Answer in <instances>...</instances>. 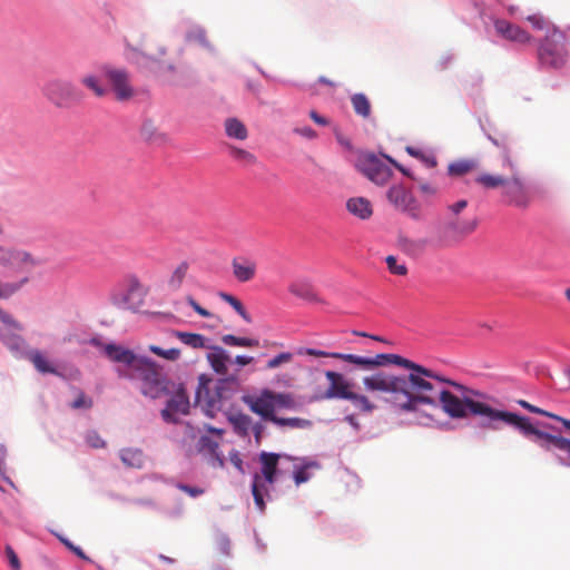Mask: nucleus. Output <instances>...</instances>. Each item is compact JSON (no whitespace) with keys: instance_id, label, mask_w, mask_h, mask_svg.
Segmentation results:
<instances>
[{"instance_id":"1","label":"nucleus","mask_w":570,"mask_h":570,"mask_svg":"<svg viewBox=\"0 0 570 570\" xmlns=\"http://www.w3.org/2000/svg\"><path fill=\"white\" fill-rule=\"evenodd\" d=\"M414 366L400 365L409 374L395 375L379 371L362 379L366 392L382 396L393 409L417 413L422 405L441 406L451 419L482 416L503 422L507 411L491 407L475 400L481 393L455 381L438 375L434 371L410 361Z\"/></svg>"},{"instance_id":"2","label":"nucleus","mask_w":570,"mask_h":570,"mask_svg":"<svg viewBox=\"0 0 570 570\" xmlns=\"http://www.w3.org/2000/svg\"><path fill=\"white\" fill-rule=\"evenodd\" d=\"M104 353L111 362L124 366L118 368L119 377L138 382L144 396L156 400L171 392L173 382L151 358L137 355L134 351L114 343L106 344Z\"/></svg>"},{"instance_id":"3","label":"nucleus","mask_w":570,"mask_h":570,"mask_svg":"<svg viewBox=\"0 0 570 570\" xmlns=\"http://www.w3.org/2000/svg\"><path fill=\"white\" fill-rule=\"evenodd\" d=\"M293 459L286 454L274 452H261L258 462L261 464V472L255 473L252 483V494L254 502L259 511L265 510L264 495L268 493V485H273L277 478L283 474L279 468L282 461H292Z\"/></svg>"},{"instance_id":"4","label":"nucleus","mask_w":570,"mask_h":570,"mask_svg":"<svg viewBox=\"0 0 570 570\" xmlns=\"http://www.w3.org/2000/svg\"><path fill=\"white\" fill-rule=\"evenodd\" d=\"M299 354L341 360L365 371H371L389 364L414 366L410 363V360L397 354H376L374 356H361L338 352H325L316 348H304L299 351Z\"/></svg>"},{"instance_id":"5","label":"nucleus","mask_w":570,"mask_h":570,"mask_svg":"<svg viewBox=\"0 0 570 570\" xmlns=\"http://www.w3.org/2000/svg\"><path fill=\"white\" fill-rule=\"evenodd\" d=\"M503 423L518 429L524 435H533L534 442L546 451L559 450L570 459V440L561 435L543 432L532 425L529 417L517 413L505 412Z\"/></svg>"},{"instance_id":"6","label":"nucleus","mask_w":570,"mask_h":570,"mask_svg":"<svg viewBox=\"0 0 570 570\" xmlns=\"http://www.w3.org/2000/svg\"><path fill=\"white\" fill-rule=\"evenodd\" d=\"M243 402L253 413L272 423L276 417L275 412L277 410L295 407V400L292 394L277 393L269 389L262 390L257 395H246L243 397Z\"/></svg>"},{"instance_id":"7","label":"nucleus","mask_w":570,"mask_h":570,"mask_svg":"<svg viewBox=\"0 0 570 570\" xmlns=\"http://www.w3.org/2000/svg\"><path fill=\"white\" fill-rule=\"evenodd\" d=\"M492 141L503 150V166L509 170L503 186V195L509 198L510 204L518 207H527L529 204V196L524 180L515 161L511 158L510 146L507 140L499 142L497 139Z\"/></svg>"},{"instance_id":"8","label":"nucleus","mask_w":570,"mask_h":570,"mask_svg":"<svg viewBox=\"0 0 570 570\" xmlns=\"http://www.w3.org/2000/svg\"><path fill=\"white\" fill-rule=\"evenodd\" d=\"M538 56L540 63L543 66L552 68L562 67L568 57L566 35L556 28L549 30L539 48Z\"/></svg>"},{"instance_id":"9","label":"nucleus","mask_w":570,"mask_h":570,"mask_svg":"<svg viewBox=\"0 0 570 570\" xmlns=\"http://www.w3.org/2000/svg\"><path fill=\"white\" fill-rule=\"evenodd\" d=\"M42 92L48 100L60 108L79 104L83 99V95L77 86L65 79H51L47 81L42 87Z\"/></svg>"},{"instance_id":"10","label":"nucleus","mask_w":570,"mask_h":570,"mask_svg":"<svg viewBox=\"0 0 570 570\" xmlns=\"http://www.w3.org/2000/svg\"><path fill=\"white\" fill-rule=\"evenodd\" d=\"M389 202L401 213L412 219L419 220L423 217L422 206L413 194L402 185H393L387 190Z\"/></svg>"},{"instance_id":"11","label":"nucleus","mask_w":570,"mask_h":570,"mask_svg":"<svg viewBox=\"0 0 570 570\" xmlns=\"http://www.w3.org/2000/svg\"><path fill=\"white\" fill-rule=\"evenodd\" d=\"M102 73L118 101H128L136 95L129 73L124 68L104 66Z\"/></svg>"},{"instance_id":"12","label":"nucleus","mask_w":570,"mask_h":570,"mask_svg":"<svg viewBox=\"0 0 570 570\" xmlns=\"http://www.w3.org/2000/svg\"><path fill=\"white\" fill-rule=\"evenodd\" d=\"M355 167L376 185H385L392 176V169L374 154L360 156L356 159Z\"/></svg>"},{"instance_id":"13","label":"nucleus","mask_w":570,"mask_h":570,"mask_svg":"<svg viewBox=\"0 0 570 570\" xmlns=\"http://www.w3.org/2000/svg\"><path fill=\"white\" fill-rule=\"evenodd\" d=\"M325 377L330 382V385L325 393L323 394V399H340L346 400L351 394L353 383L350 382L343 374L334 371H326Z\"/></svg>"},{"instance_id":"14","label":"nucleus","mask_w":570,"mask_h":570,"mask_svg":"<svg viewBox=\"0 0 570 570\" xmlns=\"http://www.w3.org/2000/svg\"><path fill=\"white\" fill-rule=\"evenodd\" d=\"M189 399L183 386H179L174 395L168 400L166 407L161 411V416L166 422H176V414H188Z\"/></svg>"},{"instance_id":"15","label":"nucleus","mask_w":570,"mask_h":570,"mask_svg":"<svg viewBox=\"0 0 570 570\" xmlns=\"http://www.w3.org/2000/svg\"><path fill=\"white\" fill-rule=\"evenodd\" d=\"M232 272L239 283H248L256 277L257 263L246 256L235 257L232 261Z\"/></svg>"},{"instance_id":"16","label":"nucleus","mask_w":570,"mask_h":570,"mask_svg":"<svg viewBox=\"0 0 570 570\" xmlns=\"http://www.w3.org/2000/svg\"><path fill=\"white\" fill-rule=\"evenodd\" d=\"M494 27L497 32L509 41L527 43L531 39V36L525 30L507 20H497Z\"/></svg>"},{"instance_id":"17","label":"nucleus","mask_w":570,"mask_h":570,"mask_svg":"<svg viewBox=\"0 0 570 570\" xmlns=\"http://www.w3.org/2000/svg\"><path fill=\"white\" fill-rule=\"evenodd\" d=\"M209 352L206 355V360L209 363L212 370L222 376L228 374V363L230 362V356L226 350L222 346H208Z\"/></svg>"},{"instance_id":"18","label":"nucleus","mask_w":570,"mask_h":570,"mask_svg":"<svg viewBox=\"0 0 570 570\" xmlns=\"http://www.w3.org/2000/svg\"><path fill=\"white\" fill-rule=\"evenodd\" d=\"M132 50L150 62L159 63L166 56V47L157 40H145Z\"/></svg>"},{"instance_id":"19","label":"nucleus","mask_w":570,"mask_h":570,"mask_svg":"<svg viewBox=\"0 0 570 570\" xmlns=\"http://www.w3.org/2000/svg\"><path fill=\"white\" fill-rule=\"evenodd\" d=\"M475 219H461L459 216H451L444 226L445 234L453 237H464L476 228Z\"/></svg>"},{"instance_id":"20","label":"nucleus","mask_w":570,"mask_h":570,"mask_svg":"<svg viewBox=\"0 0 570 570\" xmlns=\"http://www.w3.org/2000/svg\"><path fill=\"white\" fill-rule=\"evenodd\" d=\"M19 331L7 326L0 328V341L17 356H21L26 348L24 338L19 335Z\"/></svg>"},{"instance_id":"21","label":"nucleus","mask_w":570,"mask_h":570,"mask_svg":"<svg viewBox=\"0 0 570 570\" xmlns=\"http://www.w3.org/2000/svg\"><path fill=\"white\" fill-rule=\"evenodd\" d=\"M288 292L302 299H306L309 302H318V296L316 294L314 285L304 278L295 279L288 285Z\"/></svg>"},{"instance_id":"22","label":"nucleus","mask_w":570,"mask_h":570,"mask_svg":"<svg viewBox=\"0 0 570 570\" xmlns=\"http://www.w3.org/2000/svg\"><path fill=\"white\" fill-rule=\"evenodd\" d=\"M346 209L360 219H368L373 215L371 202L365 197H352L346 202Z\"/></svg>"},{"instance_id":"23","label":"nucleus","mask_w":570,"mask_h":570,"mask_svg":"<svg viewBox=\"0 0 570 570\" xmlns=\"http://www.w3.org/2000/svg\"><path fill=\"white\" fill-rule=\"evenodd\" d=\"M39 264V261L29 252L13 247L11 257V266L19 269H27L35 267Z\"/></svg>"},{"instance_id":"24","label":"nucleus","mask_w":570,"mask_h":570,"mask_svg":"<svg viewBox=\"0 0 570 570\" xmlns=\"http://www.w3.org/2000/svg\"><path fill=\"white\" fill-rule=\"evenodd\" d=\"M235 433L242 438H246L250 433L253 420L249 415L244 413H236L229 417Z\"/></svg>"},{"instance_id":"25","label":"nucleus","mask_w":570,"mask_h":570,"mask_svg":"<svg viewBox=\"0 0 570 570\" xmlns=\"http://www.w3.org/2000/svg\"><path fill=\"white\" fill-rule=\"evenodd\" d=\"M173 335L178 338L181 343L185 345L191 347V348H205L208 347L206 345V337L198 333H190V332H181V331H174Z\"/></svg>"},{"instance_id":"26","label":"nucleus","mask_w":570,"mask_h":570,"mask_svg":"<svg viewBox=\"0 0 570 570\" xmlns=\"http://www.w3.org/2000/svg\"><path fill=\"white\" fill-rule=\"evenodd\" d=\"M225 131L229 138L245 140L248 137L246 126L237 118H227L225 120Z\"/></svg>"},{"instance_id":"27","label":"nucleus","mask_w":570,"mask_h":570,"mask_svg":"<svg viewBox=\"0 0 570 570\" xmlns=\"http://www.w3.org/2000/svg\"><path fill=\"white\" fill-rule=\"evenodd\" d=\"M507 174H490L483 173L475 178V183L485 189H495L504 186Z\"/></svg>"},{"instance_id":"28","label":"nucleus","mask_w":570,"mask_h":570,"mask_svg":"<svg viewBox=\"0 0 570 570\" xmlns=\"http://www.w3.org/2000/svg\"><path fill=\"white\" fill-rule=\"evenodd\" d=\"M346 400L361 413L370 414L376 409V405L364 394L351 392Z\"/></svg>"},{"instance_id":"29","label":"nucleus","mask_w":570,"mask_h":570,"mask_svg":"<svg viewBox=\"0 0 570 570\" xmlns=\"http://www.w3.org/2000/svg\"><path fill=\"white\" fill-rule=\"evenodd\" d=\"M28 358L40 373H57L56 368L50 364V362L40 351H30L28 353Z\"/></svg>"},{"instance_id":"30","label":"nucleus","mask_w":570,"mask_h":570,"mask_svg":"<svg viewBox=\"0 0 570 570\" xmlns=\"http://www.w3.org/2000/svg\"><path fill=\"white\" fill-rule=\"evenodd\" d=\"M479 167L478 161L473 159H461L451 163L448 167V171L451 176H463Z\"/></svg>"},{"instance_id":"31","label":"nucleus","mask_w":570,"mask_h":570,"mask_svg":"<svg viewBox=\"0 0 570 570\" xmlns=\"http://www.w3.org/2000/svg\"><path fill=\"white\" fill-rule=\"evenodd\" d=\"M145 294L146 291L140 281L136 276H130L127 278V293L124 297V303L127 306H130L131 298L139 297L141 299Z\"/></svg>"},{"instance_id":"32","label":"nucleus","mask_w":570,"mask_h":570,"mask_svg":"<svg viewBox=\"0 0 570 570\" xmlns=\"http://www.w3.org/2000/svg\"><path fill=\"white\" fill-rule=\"evenodd\" d=\"M122 463L130 468H141L144 464V453L139 449H124L120 452Z\"/></svg>"},{"instance_id":"33","label":"nucleus","mask_w":570,"mask_h":570,"mask_svg":"<svg viewBox=\"0 0 570 570\" xmlns=\"http://www.w3.org/2000/svg\"><path fill=\"white\" fill-rule=\"evenodd\" d=\"M351 102L356 115L363 118L371 116V102L364 94H354L351 97Z\"/></svg>"},{"instance_id":"34","label":"nucleus","mask_w":570,"mask_h":570,"mask_svg":"<svg viewBox=\"0 0 570 570\" xmlns=\"http://www.w3.org/2000/svg\"><path fill=\"white\" fill-rule=\"evenodd\" d=\"M320 465L315 461H308L305 462L302 465L294 464L293 469V478L295 484L298 487L302 483L307 482L311 479V473L308 472L309 469H317Z\"/></svg>"},{"instance_id":"35","label":"nucleus","mask_w":570,"mask_h":570,"mask_svg":"<svg viewBox=\"0 0 570 570\" xmlns=\"http://www.w3.org/2000/svg\"><path fill=\"white\" fill-rule=\"evenodd\" d=\"M518 404L521 405L523 409L528 410L529 412L531 413H534V414H539V415H543V416H547V417H550V419H553L560 423H562V425L570 431V420L568 419H564L562 416H559L554 413H551V412H548L546 410H542L538 406H534L532 404H530L529 402L524 401V400H519L518 401Z\"/></svg>"},{"instance_id":"36","label":"nucleus","mask_w":570,"mask_h":570,"mask_svg":"<svg viewBox=\"0 0 570 570\" xmlns=\"http://www.w3.org/2000/svg\"><path fill=\"white\" fill-rule=\"evenodd\" d=\"M189 265L187 262H181L177 265V267L173 271L169 279L168 286L173 291H177L181 287L184 279L188 273Z\"/></svg>"},{"instance_id":"37","label":"nucleus","mask_w":570,"mask_h":570,"mask_svg":"<svg viewBox=\"0 0 570 570\" xmlns=\"http://www.w3.org/2000/svg\"><path fill=\"white\" fill-rule=\"evenodd\" d=\"M80 83L87 89L91 90L96 97H105L107 89L100 83L97 76L88 73L80 79Z\"/></svg>"},{"instance_id":"38","label":"nucleus","mask_w":570,"mask_h":570,"mask_svg":"<svg viewBox=\"0 0 570 570\" xmlns=\"http://www.w3.org/2000/svg\"><path fill=\"white\" fill-rule=\"evenodd\" d=\"M29 282L28 277H23L17 282H3L0 279V298L7 299L19 292L24 284Z\"/></svg>"},{"instance_id":"39","label":"nucleus","mask_w":570,"mask_h":570,"mask_svg":"<svg viewBox=\"0 0 570 570\" xmlns=\"http://www.w3.org/2000/svg\"><path fill=\"white\" fill-rule=\"evenodd\" d=\"M219 297L228 303L234 309L235 312L247 323H250L252 322V317L250 315L248 314V312L246 311V308L244 307L243 303L235 296L228 294V293H220L219 294Z\"/></svg>"},{"instance_id":"40","label":"nucleus","mask_w":570,"mask_h":570,"mask_svg":"<svg viewBox=\"0 0 570 570\" xmlns=\"http://www.w3.org/2000/svg\"><path fill=\"white\" fill-rule=\"evenodd\" d=\"M274 424L281 428L306 429L312 425L311 421L301 417H279L276 415Z\"/></svg>"},{"instance_id":"41","label":"nucleus","mask_w":570,"mask_h":570,"mask_svg":"<svg viewBox=\"0 0 570 570\" xmlns=\"http://www.w3.org/2000/svg\"><path fill=\"white\" fill-rule=\"evenodd\" d=\"M228 151L234 159L242 163L243 165L252 166L257 161L256 156L245 149L235 146H228Z\"/></svg>"},{"instance_id":"42","label":"nucleus","mask_w":570,"mask_h":570,"mask_svg":"<svg viewBox=\"0 0 570 570\" xmlns=\"http://www.w3.org/2000/svg\"><path fill=\"white\" fill-rule=\"evenodd\" d=\"M294 358V354L291 353V352H282L275 356H273L272 358H269L264 368L267 370V371H273V370H276L285 364H288L293 361Z\"/></svg>"},{"instance_id":"43","label":"nucleus","mask_w":570,"mask_h":570,"mask_svg":"<svg viewBox=\"0 0 570 570\" xmlns=\"http://www.w3.org/2000/svg\"><path fill=\"white\" fill-rule=\"evenodd\" d=\"M148 350L159 356V357H163L167 361H177L180 355H181V352L179 348H176V347H173V348H168V350H164L157 345H149L148 346Z\"/></svg>"},{"instance_id":"44","label":"nucleus","mask_w":570,"mask_h":570,"mask_svg":"<svg viewBox=\"0 0 570 570\" xmlns=\"http://www.w3.org/2000/svg\"><path fill=\"white\" fill-rule=\"evenodd\" d=\"M389 271L394 275L404 276L407 274V267L403 263H399L395 256H387L385 258Z\"/></svg>"},{"instance_id":"45","label":"nucleus","mask_w":570,"mask_h":570,"mask_svg":"<svg viewBox=\"0 0 570 570\" xmlns=\"http://www.w3.org/2000/svg\"><path fill=\"white\" fill-rule=\"evenodd\" d=\"M92 400L88 397L85 392L77 390L76 399L72 401L70 406L73 410H80V409H90L92 407Z\"/></svg>"},{"instance_id":"46","label":"nucleus","mask_w":570,"mask_h":570,"mask_svg":"<svg viewBox=\"0 0 570 570\" xmlns=\"http://www.w3.org/2000/svg\"><path fill=\"white\" fill-rule=\"evenodd\" d=\"M86 443L92 449H102L106 446V442L96 431H89L85 436Z\"/></svg>"},{"instance_id":"47","label":"nucleus","mask_w":570,"mask_h":570,"mask_svg":"<svg viewBox=\"0 0 570 570\" xmlns=\"http://www.w3.org/2000/svg\"><path fill=\"white\" fill-rule=\"evenodd\" d=\"M527 21H529L531 26L538 30L548 29L550 26V22L540 13L528 16Z\"/></svg>"},{"instance_id":"48","label":"nucleus","mask_w":570,"mask_h":570,"mask_svg":"<svg viewBox=\"0 0 570 570\" xmlns=\"http://www.w3.org/2000/svg\"><path fill=\"white\" fill-rule=\"evenodd\" d=\"M142 136L148 140H156L161 137L153 121L144 122L141 127Z\"/></svg>"},{"instance_id":"49","label":"nucleus","mask_w":570,"mask_h":570,"mask_svg":"<svg viewBox=\"0 0 570 570\" xmlns=\"http://www.w3.org/2000/svg\"><path fill=\"white\" fill-rule=\"evenodd\" d=\"M13 247L0 245V266L10 267Z\"/></svg>"},{"instance_id":"50","label":"nucleus","mask_w":570,"mask_h":570,"mask_svg":"<svg viewBox=\"0 0 570 570\" xmlns=\"http://www.w3.org/2000/svg\"><path fill=\"white\" fill-rule=\"evenodd\" d=\"M0 321L6 326H10L17 331L23 330L22 325L18 321H16L10 314L3 312L1 308H0Z\"/></svg>"},{"instance_id":"51","label":"nucleus","mask_w":570,"mask_h":570,"mask_svg":"<svg viewBox=\"0 0 570 570\" xmlns=\"http://www.w3.org/2000/svg\"><path fill=\"white\" fill-rule=\"evenodd\" d=\"M188 305L200 316L210 317L212 313L206 308L202 307L191 296L186 297Z\"/></svg>"},{"instance_id":"52","label":"nucleus","mask_w":570,"mask_h":570,"mask_svg":"<svg viewBox=\"0 0 570 570\" xmlns=\"http://www.w3.org/2000/svg\"><path fill=\"white\" fill-rule=\"evenodd\" d=\"M177 488L193 498L199 497L204 493V489L202 488L190 487L183 483H179Z\"/></svg>"},{"instance_id":"53","label":"nucleus","mask_w":570,"mask_h":570,"mask_svg":"<svg viewBox=\"0 0 570 570\" xmlns=\"http://www.w3.org/2000/svg\"><path fill=\"white\" fill-rule=\"evenodd\" d=\"M294 132L307 139H314L317 137L316 131L308 126L296 127L294 128Z\"/></svg>"},{"instance_id":"54","label":"nucleus","mask_w":570,"mask_h":570,"mask_svg":"<svg viewBox=\"0 0 570 570\" xmlns=\"http://www.w3.org/2000/svg\"><path fill=\"white\" fill-rule=\"evenodd\" d=\"M6 554H7V558L9 560L10 566L12 567V569H14V570L20 569V561L18 559V556L16 554V552L13 551V549L10 546L6 547Z\"/></svg>"},{"instance_id":"55","label":"nucleus","mask_w":570,"mask_h":570,"mask_svg":"<svg viewBox=\"0 0 570 570\" xmlns=\"http://www.w3.org/2000/svg\"><path fill=\"white\" fill-rule=\"evenodd\" d=\"M468 206V202L464 199H461L452 205L448 206V209L451 214V216H459V214L464 210Z\"/></svg>"},{"instance_id":"56","label":"nucleus","mask_w":570,"mask_h":570,"mask_svg":"<svg viewBox=\"0 0 570 570\" xmlns=\"http://www.w3.org/2000/svg\"><path fill=\"white\" fill-rule=\"evenodd\" d=\"M250 432L254 434L256 443L259 444L265 432V426L261 422L253 423Z\"/></svg>"},{"instance_id":"57","label":"nucleus","mask_w":570,"mask_h":570,"mask_svg":"<svg viewBox=\"0 0 570 570\" xmlns=\"http://www.w3.org/2000/svg\"><path fill=\"white\" fill-rule=\"evenodd\" d=\"M229 461L239 472L244 473L243 460L238 451L229 452Z\"/></svg>"},{"instance_id":"58","label":"nucleus","mask_w":570,"mask_h":570,"mask_svg":"<svg viewBox=\"0 0 570 570\" xmlns=\"http://www.w3.org/2000/svg\"><path fill=\"white\" fill-rule=\"evenodd\" d=\"M60 540L69 550H71L79 558L88 560V557L85 554L81 548L73 546L68 539L60 538Z\"/></svg>"},{"instance_id":"59","label":"nucleus","mask_w":570,"mask_h":570,"mask_svg":"<svg viewBox=\"0 0 570 570\" xmlns=\"http://www.w3.org/2000/svg\"><path fill=\"white\" fill-rule=\"evenodd\" d=\"M239 347H257L259 346V341L249 337H239Z\"/></svg>"},{"instance_id":"60","label":"nucleus","mask_w":570,"mask_h":570,"mask_svg":"<svg viewBox=\"0 0 570 570\" xmlns=\"http://www.w3.org/2000/svg\"><path fill=\"white\" fill-rule=\"evenodd\" d=\"M222 342L228 346H238L239 337L233 334H226L222 336Z\"/></svg>"},{"instance_id":"61","label":"nucleus","mask_w":570,"mask_h":570,"mask_svg":"<svg viewBox=\"0 0 570 570\" xmlns=\"http://www.w3.org/2000/svg\"><path fill=\"white\" fill-rule=\"evenodd\" d=\"M309 117L314 122H316L320 126L328 125V120L325 117L318 115L315 110L309 111Z\"/></svg>"},{"instance_id":"62","label":"nucleus","mask_w":570,"mask_h":570,"mask_svg":"<svg viewBox=\"0 0 570 570\" xmlns=\"http://www.w3.org/2000/svg\"><path fill=\"white\" fill-rule=\"evenodd\" d=\"M254 361L253 356L247 355H237L234 360V362L239 366H246L250 364Z\"/></svg>"},{"instance_id":"63","label":"nucleus","mask_w":570,"mask_h":570,"mask_svg":"<svg viewBox=\"0 0 570 570\" xmlns=\"http://www.w3.org/2000/svg\"><path fill=\"white\" fill-rule=\"evenodd\" d=\"M420 190L425 195H435L436 194V187L432 186L429 183H422L420 184Z\"/></svg>"},{"instance_id":"64","label":"nucleus","mask_w":570,"mask_h":570,"mask_svg":"<svg viewBox=\"0 0 570 570\" xmlns=\"http://www.w3.org/2000/svg\"><path fill=\"white\" fill-rule=\"evenodd\" d=\"M432 421H434L432 414H422L417 422L422 425H429Z\"/></svg>"}]
</instances>
